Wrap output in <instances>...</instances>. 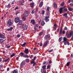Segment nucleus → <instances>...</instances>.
I'll return each instance as SVG.
<instances>
[{
	"label": "nucleus",
	"instance_id": "obj_1",
	"mask_svg": "<svg viewBox=\"0 0 73 73\" xmlns=\"http://www.w3.org/2000/svg\"><path fill=\"white\" fill-rule=\"evenodd\" d=\"M13 23L12 22V20L11 19H9L6 22V25L7 27H10L12 25H13Z\"/></svg>",
	"mask_w": 73,
	"mask_h": 73
},
{
	"label": "nucleus",
	"instance_id": "obj_2",
	"mask_svg": "<svg viewBox=\"0 0 73 73\" xmlns=\"http://www.w3.org/2000/svg\"><path fill=\"white\" fill-rule=\"evenodd\" d=\"M29 15V11H26L24 13V15L25 17H28Z\"/></svg>",
	"mask_w": 73,
	"mask_h": 73
},
{
	"label": "nucleus",
	"instance_id": "obj_3",
	"mask_svg": "<svg viewBox=\"0 0 73 73\" xmlns=\"http://www.w3.org/2000/svg\"><path fill=\"white\" fill-rule=\"evenodd\" d=\"M50 38V35H46L44 37V40H48Z\"/></svg>",
	"mask_w": 73,
	"mask_h": 73
},
{
	"label": "nucleus",
	"instance_id": "obj_4",
	"mask_svg": "<svg viewBox=\"0 0 73 73\" xmlns=\"http://www.w3.org/2000/svg\"><path fill=\"white\" fill-rule=\"evenodd\" d=\"M49 16L46 17H44V20H45V21L46 22H48V21H49Z\"/></svg>",
	"mask_w": 73,
	"mask_h": 73
},
{
	"label": "nucleus",
	"instance_id": "obj_5",
	"mask_svg": "<svg viewBox=\"0 0 73 73\" xmlns=\"http://www.w3.org/2000/svg\"><path fill=\"white\" fill-rule=\"evenodd\" d=\"M20 21V19L18 17L16 18L15 19V23H18Z\"/></svg>",
	"mask_w": 73,
	"mask_h": 73
},
{
	"label": "nucleus",
	"instance_id": "obj_6",
	"mask_svg": "<svg viewBox=\"0 0 73 73\" xmlns=\"http://www.w3.org/2000/svg\"><path fill=\"white\" fill-rule=\"evenodd\" d=\"M62 42H64V45H67V44L68 45H70V43L68 41Z\"/></svg>",
	"mask_w": 73,
	"mask_h": 73
},
{
	"label": "nucleus",
	"instance_id": "obj_7",
	"mask_svg": "<svg viewBox=\"0 0 73 73\" xmlns=\"http://www.w3.org/2000/svg\"><path fill=\"white\" fill-rule=\"evenodd\" d=\"M24 52L25 53H26V54H28V53H29V50L28 48H26L24 50Z\"/></svg>",
	"mask_w": 73,
	"mask_h": 73
},
{
	"label": "nucleus",
	"instance_id": "obj_8",
	"mask_svg": "<svg viewBox=\"0 0 73 73\" xmlns=\"http://www.w3.org/2000/svg\"><path fill=\"white\" fill-rule=\"evenodd\" d=\"M43 4H44V2L42 1H41L40 2V3L39 5V7H42V5H43Z\"/></svg>",
	"mask_w": 73,
	"mask_h": 73
},
{
	"label": "nucleus",
	"instance_id": "obj_9",
	"mask_svg": "<svg viewBox=\"0 0 73 73\" xmlns=\"http://www.w3.org/2000/svg\"><path fill=\"white\" fill-rule=\"evenodd\" d=\"M30 23L33 25H35V20L34 19L31 20Z\"/></svg>",
	"mask_w": 73,
	"mask_h": 73
},
{
	"label": "nucleus",
	"instance_id": "obj_10",
	"mask_svg": "<svg viewBox=\"0 0 73 73\" xmlns=\"http://www.w3.org/2000/svg\"><path fill=\"white\" fill-rule=\"evenodd\" d=\"M48 40H46L45 42H44L43 46L46 47L48 45Z\"/></svg>",
	"mask_w": 73,
	"mask_h": 73
},
{
	"label": "nucleus",
	"instance_id": "obj_11",
	"mask_svg": "<svg viewBox=\"0 0 73 73\" xmlns=\"http://www.w3.org/2000/svg\"><path fill=\"white\" fill-rule=\"evenodd\" d=\"M63 9L62 7H61L60 8L59 11L60 12V14H61V13H62V12H63Z\"/></svg>",
	"mask_w": 73,
	"mask_h": 73
},
{
	"label": "nucleus",
	"instance_id": "obj_12",
	"mask_svg": "<svg viewBox=\"0 0 73 73\" xmlns=\"http://www.w3.org/2000/svg\"><path fill=\"white\" fill-rule=\"evenodd\" d=\"M28 28V26L25 25H24V26L22 27V28L23 30H27V28Z\"/></svg>",
	"mask_w": 73,
	"mask_h": 73
},
{
	"label": "nucleus",
	"instance_id": "obj_13",
	"mask_svg": "<svg viewBox=\"0 0 73 73\" xmlns=\"http://www.w3.org/2000/svg\"><path fill=\"white\" fill-rule=\"evenodd\" d=\"M0 38H5V36L3 35V34H0Z\"/></svg>",
	"mask_w": 73,
	"mask_h": 73
},
{
	"label": "nucleus",
	"instance_id": "obj_14",
	"mask_svg": "<svg viewBox=\"0 0 73 73\" xmlns=\"http://www.w3.org/2000/svg\"><path fill=\"white\" fill-rule=\"evenodd\" d=\"M13 27H10V28H9L7 29V31H12V29H13Z\"/></svg>",
	"mask_w": 73,
	"mask_h": 73
},
{
	"label": "nucleus",
	"instance_id": "obj_15",
	"mask_svg": "<svg viewBox=\"0 0 73 73\" xmlns=\"http://www.w3.org/2000/svg\"><path fill=\"white\" fill-rule=\"evenodd\" d=\"M20 13V10H18L17 11L15 12V15H17V14H18V13Z\"/></svg>",
	"mask_w": 73,
	"mask_h": 73
},
{
	"label": "nucleus",
	"instance_id": "obj_16",
	"mask_svg": "<svg viewBox=\"0 0 73 73\" xmlns=\"http://www.w3.org/2000/svg\"><path fill=\"white\" fill-rule=\"evenodd\" d=\"M34 3H30V7L31 8H34Z\"/></svg>",
	"mask_w": 73,
	"mask_h": 73
},
{
	"label": "nucleus",
	"instance_id": "obj_17",
	"mask_svg": "<svg viewBox=\"0 0 73 73\" xmlns=\"http://www.w3.org/2000/svg\"><path fill=\"white\" fill-rule=\"evenodd\" d=\"M68 15V13H64L63 14V16L65 17V18H68V16L67 15Z\"/></svg>",
	"mask_w": 73,
	"mask_h": 73
},
{
	"label": "nucleus",
	"instance_id": "obj_18",
	"mask_svg": "<svg viewBox=\"0 0 73 73\" xmlns=\"http://www.w3.org/2000/svg\"><path fill=\"white\" fill-rule=\"evenodd\" d=\"M4 40L3 39L0 38V44H2L3 43H4Z\"/></svg>",
	"mask_w": 73,
	"mask_h": 73
},
{
	"label": "nucleus",
	"instance_id": "obj_19",
	"mask_svg": "<svg viewBox=\"0 0 73 73\" xmlns=\"http://www.w3.org/2000/svg\"><path fill=\"white\" fill-rule=\"evenodd\" d=\"M62 28L61 27L60 28V32L59 34L60 35H61L62 34Z\"/></svg>",
	"mask_w": 73,
	"mask_h": 73
},
{
	"label": "nucleus",
	"instance_id": "obj_20",
	"mask_svg": "<svg viewBox=\"0 0 73 73\" xmlns=\"http://www.w3.org/2000/svg\"><path fill=\"white\" fill-rule=\"evenodd\" d=\"M23 57H25V58H29V56L28 55L25 54H24L23 56Z\"/></svg>",
	"mask_w": 73,
	"mask_h": 73
},
{
	"label": "nucleus",
	"instance_id": "obj_21",
	"mask_svg": "<svg viewBox=\"0 0 73 73\" xmlns=\"http://www.w3.org/2000/svg\"><path fill=\"white\" fill-rule=\"evenodd\" d=\"M45 24V22L44 21H42L41 22V25L42 26H44V25Z\"/></svg>",
	"mask_w": 73,
	"mask_h": 73
},
{
	"label": "nucleus",
	"instance_id": "obj_22",
	"mask_svg": "<svg viewBox=\"0 0 73 73\" xmlns=\"http://www.w3.org/2000/svg\"><path fill=\"white\" fill-rule=\"evenodd\" d=\"M51 67V65H49L47 66V69H50V67Z\"/></svg>",
	"mask_w": 73,
	"mask_h": 73
},
{
	"label": "nucleus",
	"instance_id": "obj_23",
	"mask_svg": "<svg viewBox=\"0 0 73 73\" xmlns=\"http://www.w3.org/2000/svg\"><path fill=\"white\" fill-rule=\"evenodd\" d=\"M27 42H24L23 44H22L21 46L23 47H24L27 44Z\"/></svg>",
	"mask_w": 73,
	"mask_h": 73
},
{
	"label": "nucleus",
	"instance_id": "obj_24",
	"mask_svg": "<svg viewBox=\"0 0 73 73\" xmlns=\"http://www.w3.org/2000/svg\"><path fill=\"white\" fill-rule=\"evenodd\" d=\"M24 53L22 52H21L19 54L20 56H23H23H24Z\"/></svg>",
	"mask_w": 73,
	"mask_h": 73
},
{
	"label": "nucleus",
	"instance_id": "obj_25",
	"mask_svg": "<svg viewBox=\"0 0 73 73\" xmlns=\"http://www.w3.org/2000/svg\"><path fill=\"white\" fill-rule=\"evenodd\" d=\"M46 65H44L42 66V68L43 69H46Z\"/></svg>",
	"mask_w": 73,
	"mask_h": 73
},
{
	"label": "nucleus",
	"instance_id": "obj_26",
	"mask_svg": "<svg viewBox=\"0 0 73 73\" xmlns=\"http://www.w3.org/2000/svg\"><path fill=\"white\" fill-rule=\"evenodd\" d=\"M22 22H23V21H22V20H20L18 23V25L19 24V25H21L22 24Z\"/></svg>",
	"mask_w": 73,
	"mask_h": 73
},
{
	"label": "nucleus",
	"instance_id": "obj_27",
	"mask_svg": "<svg viewBox=\"0 0 73 73\" xmlns=\"http://www.w3.org/2000/svg\"><path fill=\"white\" fill-rule=\"evenodd\" d=\"M12 73H18V71L16 70H14L12 72Z\"/></svg>",
	"mask_w": 73,
	"mask_h": 73
},
{
	"label": "nucleus",
	"instance_id": "obj_28",
	"mask_svg": "<svg viewBox=\"0 0 73 73\" xmlns=\"http://www.w3.org/2000/svg\"><path fill=\"white\" fill-rule=\"evenodd\" d=\"M70 35L71 36H73V31H71L70 32Z\"/></svg>",
	"mask_w": 73,
	"mask_h": 73
},
{
	"label": "nucleus",
	"instance_id": "obj_29",
	"mask_svg": "<svg viewBox=\"0 0 73 73\" xmlns=\"http://www.w3.org/2000/svg\"><path fill=\"white\" fill-rule=\"evenodd\" d=\"M22 19L23 21H25V20H26V17H23L22 18Z\"/></svg>",
	"mask_w": 73,
	"mask_h": 73
},
{
	"label": "nucleus",
	"instance_id": "obj_30",
	"mask_svg": "<svg viewBox=\"0 0 73 73\" xmlns=\"http://www.w3.org/2000/svg\"><path fill=\"white\" fill-rule=\"evenodd\" d=\"M25 61L27 63H29V59H26Z\"/></svg>",
	"mask_w": 73,
	"mask_h": 73
},
{
	"label": "nucleus",
	"instance_id": "obj_31",
	"mask_svg": "<svg viewBox=\"0 0 73 73\" xmlns=\"http://www.w3.org/2000/svg\"><path fill=\"white\" fill-rule=\"evenodd\" d=\"M15 56V53H14L10 55V57H13Z\"/></svg>",
	"mask_w": 73,
	"mask_h": 73
},
{
	"label": "nucleus",
	"instance_id": "obj_32",
	"mask_svg": "<svg viewBox=\"0 0 73 73\" xmlns=\"http://www.w3.org/2000/svg\"><path fill=\"white\" fill-rule=\"evenodd\" d=\"M50 7H49L48 6L47 8V11H49V9H50Z\"/></svg>",
	"mask_w": 73,
	"mask_h": 73
},
{
	"label": "nucleus",
	"instance_id": "obj_33",
	"mask_svg": "<svg viewBox=\"0 0 73 73\" xmlns=\"http://www.w3.org/2000/svg\"><path fill=\"white\" fill-rule=\"evenodd\" d=\"M71 36H72V35H70V34H68L67 35V38H70Z\"/></svg>",
	"mask_w": 73,
	"mask_h": 73
},
{
	"label": "nucleus",
	"instance_id": "obj_34",
	"mask_svg": "<svg viewBox=\"0 0 73 73\" xmlns=\"http://www.w3.org/2000/svg\"><path fill=\"white\" fill-rule=\"evenodd\" d=\"M43 33V32H41L39 33V36H41V35H42Z\"/></svg>",
	"mask_w": 73,
	"mask_h": 73
},
{
	"label": "nucleus",
	"instance_id": "obj_35",
	"mask_svg": "<svg viewBox=\"0 0 73 73\" xmlns=\"http://www.w3.org/2000/svg\"><path fill=\"white\" fill-rule=\"evenodd\" d=\"M63 40L64 41L63 42H65V41H66V40H67V39H66V38L65 37H64L63 38Z\"/></svg>",
	"mask_w": 73,
	"mask_h": 73
},
{
	"label": "nucleus",
	"instance_id": "obj_36",
	"mask_svg": "<svg viewBox=\"0 0 73 73\" xmlns=\"http://www.w3.org/2000/svg\"><path fill=\"white\" fill-rule=\"evenodd\" d=\"M54 7L55 8H56L57 7V5L55 3L54 4Z\"/></svg>",
	"mask_w": 73,
	"mask_h": 73
},
{
	"label": "nucleus",
	"instance_id": "obj_37",
	"mask_svg": "<svg viewBox=\"0 0 73 73\" xmlns=\"http://www.w3.org/2000/svg\"><path fill=\"white\" fill-rule=\"evenodd\" d=\"M61 40H62V37H61L59 38V42H60L61 41Z\"/></svg>",
	"mask_w": 73,
	"mask_h": 73
},
{
	"label": "nucleus",
	"instance_id": "obj_38",
	"mask_svg": "<svg viewBox=\"0 0 73 73\" xmlns=\"http://www.w3.org/2000/svg\"><path fill=\"white\" fill-rule=\"evenodd\" d=\"M70 63V62H68L67 63L66 65H67V66H69Z\"/></svg>",
	"mask_w": 73,
	"mask_h": 73
},
{
	"label": "nucleus",
	"instance_id": "obj_39",
	"mask_svg": "<svg viewBox=\"0 0 73 73\" xmlns=\"http://www.w3.org/2000/svg\"><path fill=\"white\" fill-rule=\"evenodd\" d=\"M42 14L44 15L45 14V10H42Z\"/></svg>",
	"mask_w": 73,
	"mask_h": 73
},
{
	"label": "nucleus",
	"instance_id": "obj_40",
	"mask_svg": "<svg viewBox=\"0 0 73 73\" xmlns=\"http://www.w3.org/2000/svg\"><path fill=\"white\" fill-rule=\"evenodd\" d=\"M23 65L24 63H23V62H22L21 64V66H22V67H23Z\"/></svg>",
	"mask_w": 73,
	"mask_h": 73
},
{
	"label": "nucleus",
	"instance_id": "obj_41",
	"mask_svg": "<svg viewBox=\"0 0 73 73\" xmlns=\"http://www.w3.org/2000/svg\"><path fill=\"white\" fill-rule=\"evenodd\" d=\"M8 60H9V58L7 59L6 60H4L3 62H7V61H8Z\"/></svg>",
	"mask_w": 73,
	"mask_h": 73
},
{
	"label": "nucleus",
	"instance_id": "obj_42",
	"mask_svg": "<svg viewBox=\"0 0 73 73\" xmlns=\"http://www.w3.org/2000/svg\"><path fill=\"white\" fill-rule=\"evenodd\" d=\"M68 10L70 11H72L73 10V9L72 8H69Z\"/></svg>",
	"mask_w": 73,
	"mask_h": 73
},
{
	"label": "nucleus",
	"instance_id": "obj_43",
	"mask_svg": "<svg viewBox=\"0 0 73 73\" xmlns=\"http://www.w3.org/2000/svg\"><path fill=\"white\" fill-rule=\"evenodd\" d=\"M53 52V49H52L48 51V52L49 53H50V52Z\"/></svg>",
	"mask_w": 73,
	"mask_h": 73
},
{
	"label": "nucleus",
	"instance_id": "obj_44",
	"mask_svg": "<svg viewBox=\"0 0 73 73\" xmlns=\"http://www.w3.org/2000/svg\"><path fill=\"white\" fill-rule=\"evenodd\" d=\"M47 16H49V15H50V13H49V11H47Z\"/></svg>",
	"mask_w": 73,
	"mask_h": 73
},
{
	"label": "nucleus",
	"instance_id": "obj_45",
	"mask_svg": "<svg viewBox=\"0 0 73 73\" xmlns=\"http://www.w3.org/2000/svg\"><path fill=\"white\" fill-rule=\"evenodd\" d=\"M64 12H68V9H64Z\"/></svg>",
	"mask_w": 73,
	"mask_h": 73
},
{
	"label": "nucleus",
	"instance_id": "obj_46",
	"mask_svg": "<svg viewBox=\"0 0 73 73\" xmlns=\"http://www.w3.org/2000/svg\"><path fill=\"white\" fill-rule=\"evenodd\" d=\"M34 13H35V9L32 10L31 12V14H33Z\"/></svg>",
	"mask_w": 73,
	"mask_h": 73
},
{
	"label": "nucleus",
	"instance_id": "obj_47",
	"mask_svg": "<svg viewBox=\"0 0 73 73\" xmlns=\"http://www.w3.org/2000/svg\"><path fill=\"white\" fill-rule=\"evenodd\" d=\"M8 46V45H7V44H6V48H9L11 47V46Z\"/></svg>",
	"mask_w": 73,
	"mask_h": 73
},
{
	"label": "nucleus",
	"instance_id": "obj_48",
	"mask_svg": "<svg viewBox=\"0 0 73 73\" xmlns=\"http://www.w3.org/2000/svg\"><path fill=\"white\" fill-rule=\"evenodd\" d=\"M36 57H34V58L33 59H32V60H33V61H35V60L36 59Z\"/></svg>",
	"mask_w": 73,
	"mask_h": 73
},
{
	"label": "nucleus",
	"instance_id": "obj_49",
	"mask_svg": "<svg viewBox=\"0 0 73 73\" xmlns=\"http://www.w3.org/2000/svg\"><path fill=\"white\" fill-rule=\"evenodd\" d=\"M39 26V25L38 24H36L35 25V26L37 28Z\"/></svg>",
	"mask_w": 73,
	"mask_h": 73
},
{
	"label": "nucleus",
	"instance_id": "obj_50",
	"mask_svg": "<svg viewBox=\"0 0 73 73\" xmlns=\"http://www.w3.org/2000/svg\"><path fill=\"white\" fill-rule=\"evenodd\" d=\"M9 5H10V4L9 3L8 5L6 6V8H9Z\"/></svg>",
	"mask_w": 73,
	"mask_h": 73
},
{
	"label": "nucleus",
	"instance_id": "obj_51",
	"mask_svg": "<svg viewBox=\"0 0 73 73\" xmlns=\"http://www.w3.org/2000/svg\"><path fill=\"white\" fill-rule=\"evenodd\" d=\"M35 65H36V62H34V63H33V66H35Z\"/></svg>",
	"mask_w": 73,
	"mask_h": 73
},
{
	"label": "nucleus",
	"instance_id": "obj_52",
	"mask_svg": "<svg viewBox=\"0 0 73 73\" xmlns=\"http://www.w3.org/2000/svg\"><path fill=\"white\" fill-rule=\"evenodd\" d=\"M64 29L66 31L67 30H68V28L67 27H65L64 28Z\"/></svg>",
	"mask_w": 73,
	"mask_h": 73
},
{
	"label": "nucleus",
	"instance_id": "obj_53",
	"mask_svg": "<svg viewBox=\"0 0 73 73\" xmlns=\"http://www.w3.org/2000/svg\"><path fill=\"white\" fill-rule=\"evenodd\" d=\"M64 5V2H62L61 3V5L62 6Z\"/></svg>",
	"mask_w": 73,
	"mask_h": 73
},
{
	"label": "nucleus",
	"instance_id": "obj_54",
	"mask_svg": "<svg viewBox=\"0 0 73 73\" xmlns=\"http://www.w3.org/2000/svg\"><path fill=\"white\" fill-rule=\"evenodd\" d=\"M20 37V34H18L17 35V37H18V38H19Z\"/></svg>",
	"mask_w": 73,
	"mask_h": 73
},
{
	"label": "nucleus",
	"instance_id": "obj_55",
	"mask_svg": "<svg viewBox=\"0 0 73 73\" xmlns=\"http://www.w3.org/2000/svg\"><path fill=\"white\" fill-rule=\"evenodd\" d=\"M35 62V61H32L31 62V64H34Z\"/></svg>",
	"mask_w": 73,
	"mask_h": 73
},
{
	"label": "nucleus",
	"instance_id": "obj_56",
	"mask_svg": "<svg viewBox=\"0 0 73 73\" xmlns=\"http://www.w3.org/2000/svg\"><path fill=\"white\" fill-rule=\"evenodd\" d=\"M48 63H49V64H52V61L51 60H50L48 62Z\"/></svg>",
	"mask_w": 73,
	"mask_h": 73
},
{
	"label": "nucleus",
	"instance_id": "obj_57",
	"mask_svg": "<svg viewBox=\"0 0 73 73\" xmlns=\"http://www.w3.org/2000/svg\"><path fill=\"white\" fill-rule=\"evenodd\" d=\"M19 9V7H15V9H14V10H16L17 9Z\"/></svg>",
	"mask_w": 73,
	"mask_h": 73
},
{
	"label": "nucleus",
	"instance_id": "obj_58",
	"mask_svg": "<svg viewBox=\"0 0 73 73\" xmlns=\"http://www.w3.org/2000/svg\"><path fill=\"white\" fill-rule=\"evenodd\" d=\"M65 31L64 30L62 32V34H63V35H64V34H65Z\"/></svg>",
	"mask_w": 73,
	"mask_h": 73
},
{
	"label": "nucleus",
	"instance_id": "obj_59",
	"mask_svg": "<svg viewBox=\"0 0 73 73\" xmlns=\"http://www.w3.org/2000/svg\"><path fill=\"white\" fill-rule=\"evenodd\" d=\"M45 70H46V69H42L41 70V72H42V71H43V72Z\"/></svg>",
	"mask_w": 73,
	"mask_h": 73
},
{
	"label": "nucleus",
	"instance_id": "obj_60",
	"mask_svg": "<svg viewBox=\"0 0 73 73\" xmlns=\"http://www.w3.org/2000/svg\"><path fill=\"white\" fill-rule=\"evenodd\" d=\"M46 62H44L43 63V65H45V64H46Z\"/></svg>",
	"mask_w": 73,
	"mask_h": 73
},
{
	"label": "nucleus",
	"instance_id": "obj_61",
	"mask_svg": "<svg viewBox=\"0 0 73 73\" xmlns=\"http://www.w3.org/2000/svg\"><path fill=\"white\" fill-rule=\"evenodd\" d=\"M20 5H24V4L21 2L20 3Z\"/></svg>",
	"mask_w": 73,
	"mask_h": 73
},
{
	"label": "nucleus",
	"instance_id": "obj_62",
	"mask_svg": "<svg viewBox=\"0 0 73 73\" xmlns=\"http://www.w3.org/2000/svg\"><path fill=\"white\" fill-rule=\"evenodd\" d=\"M7 70L8 72L9 70V68H8L7 69Z\"/></svg>",
	"mask_w": 73,
	"mask_h": 73
},
{
	"label": "nucleus",
	"instance_id": "obj_63",
	"mask_svg": "<svg viewBox=\"0 0 73 73\" xmlns=\"http://www.w3.org/2000/svg\"><path fill=\"white\" fill-rule=\"evenodd\" d=\"M70 57H72V58H73V54H71Z\"/></svg>",
	"mask_w": 73,
	"mask_h": 73
},
{
	"label": "nucleus",
	"instance_id": "obj_64",
	"mask_svg": "<svg viewBox=\"0 0 73 73\" xmlns=\"http://www.w3.org/2000/svg\"><path fill=\"white\" fill-rule=\"evenodd\" d=\"M71 40H72V41H73V36H72L71 38Z\"/></svg>",
	"mask_w": 73,
	"mask_h": 73
}]
</instances>
